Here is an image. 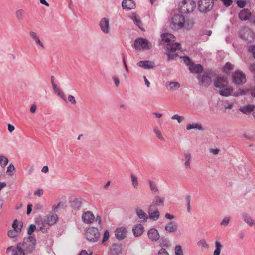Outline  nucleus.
<instances>
[{"label": "nucleus", "instance_id": "nucleus-1", "mask_svg": "<svg viewBox=\"0 0 255 255\" xmlns=\"http://www.w3.org/2000/svg\"><path fill=\"white\" fill-rule=\"evenodd\" d=\"M196 7V4L193 0H183L179 5L180 12L182 13L192 12Z\"/></svg>", "mask_w": 255, "mask_h": 255}, {"label": "nucleus", "instance_id": "nucleus-2", "mask_svg": "<svg viewBox=\"0 0 255 255\" xmlns=\"http://www.w3.org/2000/svg\"><path fill=\"white\" fill-rule=\"evenodd\" d=\"M85 235L88 241L91 242H96L100 237V233L98 228L90 227L85 231Z\"/></svg>", "mask_w": 255, "mask_h": 255}, {"label": "nucleus", "instance_id": "nucleus-3", "mask_svg": "<svg viewBox=\"0 0 255 255\" xmlns=\"http://www.w3.org/2000/svg\"><path fill=\"white\" fill-rule=\"evenodd\" d=\"M133 47L137 50H147L151 48L152 44L146 39L138 38L135 40Z\"/></svg>", "mask_w": 255, "mask_h": 255}, {"label": "nucleus", "instance_id": "nucleus-4", "mask_svg": "<svg viewBox=\"0 0 255 255\" xmlns=\"http://www.w3.org/2000/svg\"><path fill=\"white\" fill-rule=\"evenodd\" d=\"M185 17L182 14H176L172 18L171 27L172 29L177 30L184 28Z\"/></svg>", "mask_w": 255, "mask_h": 255}, {"label": "nucleus", "instance_id": "nucleus-5", "mask_svg": "<svg viewBox=\"0 0 255 255\" xmlns=\"http://www.w3.org/2000/svg\"><path fill=\"white\" fill-rule=\"evenodd\" d=\"M35 245L36 239L32 236H29L28 238L24 239L22 243H21L22 248L26 253L32 252L35 248Z\"/></svg>", "mask_w": 255, "mask_h": 255}, {"label": "nucleus", "instance_id": "nucleus-6", "mask_svg": "<svg viewBox=\"0 0 255 255\" xmlns=\"http://www.w3.org/2000/svg\"><path fill=\"white\" fill-rule=\"evenodd\" d=\"M166 47L168 51L167 55L168 59L173 60L178 56V54L175 52L180 49L181 45L179 43H168Z\"/></svg>", "mask_w": 255, "mask_h": 255}, {"label": "nucleus", "instance_id": "nucleus-7", "mask_svg": "<svg viewBox=\"0 0 255 255\" xmlns=\"http://www.w3.org/2000/svg\"><path fill=\"white\" fill-rule=\"evenodd\" d=\"M213 0H199L198 9L201 12L206 13L210 11L213 6Z\"/></svg>", "mask_w": 255, "mask_h": 255}, {"label": "nucleus", "instance_id": "nucleus-8", "mask_svg": "<svg viewBox=\"0 0 255 255\" xmlns=\"http://www.w3.org/2000/svg\"><path fill=\"white\" fill-rule=\"evenodd\" d=\"M233 80L237 85H242L246 82V78L244 73L240 70H237L233 75Z\"/></svg>", "mask_w": 255, "mask_h": 255}, {"label": "nucleus", "instance_id": "nucleus-9", "mask_svg": "<svg viewBox=\"0 0 255 255\" xmlns=\"http://www.w3.org/2000/svg\"><path fill=\"white\" fill-rule=\"evenodd\" d=\"M240 34L241 38L247 41L251 42L254 39V34L253 31L248 27L243 28Z\"/></svg>", "mask_w": 255, "mask_h": 255}, {"label": "nucleus", "instance_id": "nucleus-10", "mask_svg": "<svg viewBox=\"0 0 255 255\" xmlns=\"http://www.w3.org/2000/svg\"><path fill=\"white\" fill-rule=\"evenodd\" d=\"M127 229L123 226L117 228L115 231L116 238L118 240L125 239L127 237Z\"/></svg>", "mask_w": 255, "mask_h": 255}, {"label": "nucleus", "instance_id": "nucleus-11", "mask_svg": "<svg viewBox=\"0 0 255 255\" xmlns=\"http://www.w3.org/2000/svg\"><path fill=\"white\" fill-rule=\"evenodd\" d=\"M99 25L102 31L105 34H108L110 32L109 20L107 18H102L100 21Z\"/></svg>", "mask_w": 255, "mask_h": 255}, {"label": "nucleus", "instance_id": "nucleus-12", "mask_svg": "<svg viewBox=\"0 0 255 255\" xmlns=\"http://www.w3.org/2000/svg\"><path fill=\"white\" fill-rule=\"evenodd\" d=\"M83 221L86 224H90L93 222L95 219V216L91 211L84 212L82 216Z\"/></svg>", "mask_w": 255, "mask_h": 255}, {"label": "nucleus", "instance_id": "nucleus-13", "mask_svg": "<svg viewBox=\"0 0 255 255\" xmlns=\"http://www.w3.org/2000/svg\"><path fill=\"white\" fill-rule=\"evenodd\" d=\"M228 85L226 78L224 77H218L214 82V86L219 88H223Z\"/></svg>", "mask_w": 255, "mask_h": 255}, {"label": "nucleus", "instance_id": "nucleus-14", "mask_svg": "<svg viewBox=\"0 0 255 255\" xmlns=\"http://www.w3.org/2000/svg\"><path fill=\"white\" fill-rule=\"evenodd\" d=\"M137 65L145 69H153L154 67V62L149 60L140 61L137 63Z\"/></svg>", "mask_w": 255, "mask_h": 255}, {"label": "nucleus", "instance_id": "nucleus-15", "mask_svg": "<svg viewBox=\"0 0 255 255\" xmlns=\"http://www.w3.org/2000/svg\"><path fill=\"white\" fill-rule=\"evenodd\" d=\"M122 6L124 9H133L135 7V3L132 0H124L122 3Z\"/></svg>", "mask_w": 255, "mask_h": 255}, {"label": "nucleus", "instance_id": "nucleus-16", "mask_svg": "<svg viewBox=\"0 0 255 255\" xmlns=\"http://www.w3.org/2000/svg\"><path fill=\"white\" fill-rule=\"evenodd\" d=\"M147 234L149 238L152 241H156L158 240L160 238L158 231L155 228L150 229Z\"/></svg>", "mask_w": 255, "mask_h": 255}, {"label": "nucleus", "instance_id": "nucleus-17", "mask_svg": "<svg viewBox=\"0 0 255 255\" xmlns=\"http://www.w3.org/2000/svg\"><path fill=\"white\" fill-rule=\"evenodd\" d=\"M178 229V224L174 221H170L167 223L165 226V230L168 233H173L176 232Z\"/></svg>", "mask_w": 255, "mask_h": 255}, {"label": "nucleus", "instance_id": "nucleus-18", "mask_svg": "<svg viewBox=\"0 0 255 255\" xmlns=\"http://www.w3.org/2000/svg\"><path fill=\"white\" fill-rule=\"evenodd\" d=\"M167 90L174 91L180 87V84L178 82L167 81L165 85Z\"/></svg>", "mask_w": 255, "mask_h": 255}, {"label": "nucleus", "instance_id": "nucleus-19", "mask_svg": "<svg viewBox=\"0 0 255 255\" xmlns=\"http://www.w3.org/2000/svg\"><path fill=\"white\" fill-rule=\"evenodd\" d=\"M144 227L140 224L135 225L132 228L133 234L135 237L140 236L144 232Z\"/></svg>", "mask_w": 255, "mask_h": 255}, {"label": "nucleus", "instance_id": "nucleus-20", "mask_svg": "<svg viewBox=\"0 0 255 255\" xmlns=\"http://www.w3.org/2000/svg\"><path fill=\"white\" fill-rule=\"evenodd\" d=\"M36 223L38 226L39 227L40 230L43 233L46 232L47 225L46 219H42L41 218H38L36 221Z\"/></svg>", "mask_w": 255, "mask_h": 255}, {"label": "nucleus", "instance_id": "nucleus-21", "mask_svg": "<svg viewBox=\"0 0 255 255\" xmlns=\"http://www.w3.org/2000/svg\"><path fill=\"white\" fill-rule=\"evenodd\" d=\"M251 12L248 9L242 10L239 13V18L242 21H245L249 19L251 16Z\"/></svg>", "mask_w": 255, "mask_h": 255}, {"label": "nucleus", "instance_id": "nucleus-22", "mask_svg": "<svg viewBox=\"0 0 255 255\" xmlns=\"http://www.w3.org/2000/svg\"><path fill=\"white\" fill-rule=\"evenodd\" d=\"M242 216L244 222L249 226H254L255 228V221L248 213H243Z\"/></svg>", "mask_w": 255, "mask_h": 255}, {"label": "nucleus", "instance_id": "nucleus-23", "mask_svg": "<svg viewBox=\"0 0 255 255\" xmlns=\"http://www.w3.org/2000/svg\"><path fill=\"white\" fill-rule=\"evenodd\" d=\"M255 109V106L254 104H248L247 105L241 107L239 111L245 114H248L253 112Z\"/></svg>", "mask_w": 255, "mask_h": 255}, {"label": "nucleus", "instance_id": "nucleus-24", "mask_svg": "<svg viewBox=\"0 0 255 255\" xmlns=\"http://www.w3.org/2000/svg\"><path fill=\"white\" fill-rule=\"evenodd\" d=\"M162 41L168 43H171L175 41L174 36L170 33H165L162 34Z\"/></svg>", "mask_w": 255, "mask_h": 255}, {"label": "nucleus", "instance_id": "nucleus-25", "mask_svg": "<svg viewBox=\"0 0 255 255\" xmlns=\"http://www.w3.org/2000/svg\"><path fill=\"white\" fill-rule=\"evenodd\" d=\"M46 223L48 225H53L54 224L57 219L58 217L56 214H49L46 216Z\"/></svg>", "mask_w": 255, "mask_h": 255}, {"label": "nucleus", "instance_id": "nucleus-26", "mask_svg": "<svg viewBox=\"0 0 255 255\" xmlns=\"http://www.w3.org/2000/svg\"><path fill=\"white\" fill-rule=\"evenodd\" d=\"M186 129L187 130L197 129L200 131H202L203 130L202 125L199 123H192L188 124L186 126Z\"/></svg>", "mask_w": 255, "mask_h": 255}, {"label": "nucleus", "instance_id": "nucleus-27", "mask_svg": "<svg viewBox=\"0 0 255 255\" xmlns=\"http://www.w3.org/2000/svg\"><path fill=\"white\" fill-rule=\"evenodd\" d=\"M149 218L154 221L157 220L159 217V212L157 210H152V206L149 209L148 211Z\"/></svg>", "mask_w": 255, "mask_h": 255}, {"label": "nucleus", "instance_id": "nucleus-28", "mask_svg": "<svg viewBox=\"0 0 255 255\" xmlns=\"http://www.w3.org/2000/svg\"><path fill=\"white\" fill-rule=\"evenodd\" d=\"M203 67L200 64H192L189 67L191 72L193 73H199L203 71Z\"/></svg>", "mask_w": 255, "mask_h": 255}, {"label": "nucleus", "instance_id": "nucleus-29", "mask_svg": "<svg viewBox=\"0 0 255 255\" xmlns=\"http://www.w3.org/2000/svg\"><path fill=\"white\" fill-rule=\"evenodd\" d=\"M184 156L185 160L184 166L186 169H190L191 168V155L189 152H186L184 153Z\"/></svg>", "mask_w": 255, "mask_h": 255}, {"label": "nucleus", "instance_id": "nucleus-30", "mask_svg": "<svg viewBox=\"0 0 255 255\" xmlns=\"http://www.w3.org/2000/svg\"><path fill=\"white\" fill-rule=\"evenodd\" d=\"M200 82L204 86H208L209 85L211 82V78L207 75H202L199 78Z\"/></svg>", "mask_w": 255, "mask_h": 255}, {"label": "nucleus", "instance_id": "nucleus-31", "mask_svg": "<svg viewBox=\"0 0 255 255\" xmlns=\"http://www.w3.org/2000/svg\"><path fill=\"white\" fill-rule=\"evenodd\" d=\"M25 253L23 249L21 246V243H19L16 248L12 250V255H24Z\"/></svg>", "mask_w": 255, "mask_h": 255}, {"label": "nucleus", "instance_id": "nucleus-32", "mask_svg": "<svg viewBox=\"0 0 255 255\" xmlns=\"http://www.w3.org/2000/svg\"><path fill=\"white\" fill-rule=\"evenodd\" d=\"M219 93L222 96H228L231 94L233 89L231 87L228 86V85L223 88H220Z\"/></svg>", "mask_w": 255, "mask_h": 255}, {"label": "nucleus", "instance_id": "nucleus-33", "mask_svg": "<svg viewBox=\"0 0 255 255\" xmlns=\"http://www.w3.org/2000/svg\"><path fill=\"white\" fill-rule=\"evenodd\" d=\"M130 179L132 186L135 189H137L139 187V182L137 176L134 173H131Z\"/></svg>", "mask_w": 255, "mask_h": 255}, {"label": "nucleus", "instance_id": "nucleus-34", "mask_svg": "<svg viewBox=\"0 0 255 255\" xmlns=\"http://www.w3.org/2000/svg\"><path fill=\"white\" fill-rule=\"evenodd\" d=\"M122 251L121 246L118 244H114L111 248V252L112 254L118 255Z\"/></svg>", "mask_w": 255, "mask_h": 255}, {"label": "nucleus", "instance_id": "nucleus-35", "mask_svg": "<svg viewBox=\"0 0 255 255\" xmlns=\"http://www.w3.org/2000/svg\"><path fill=\"white\" fill-rule=\"evenodd\" d=\"M136 212L140 219H142L144 222L147 221V215L142 209L138 208L136 209Z\"/></svg>", "mask_w": 255, "mask_h": 255}, {"label": "nucleus", "instance_id": "nucleus-36", "mask_svg": "<svg viewBox=\"0 0 255 255\" xmlns=\"http://www.w3.org/2000/svg\"><path fill=\"white\" fill-rule=\"evenodd\" d=\"M25 14V12L24 10L20 9L15 11V16L18 21H22Z\"/></svg>", "mask_w": 255, "mask_h": 255}, {"label": "nucleus", "instance_id": "nucleus-37", "mask_svg": "<svg viewBox=\"0 0 255 255\" xmlns=\"http://www.w3.org/2000/svg\"><path fill=\"white\" fill-rule=\"evenodd\" d=\"M215 244V250L213 252V255H220L222 248V245L218 241H216Z\"/></svg>", "mask_w": 255, "mask_h": 255}, {"label": "nucleus", "instance_id": "nucleus-38", "mask_svg": "<svg viewBox=\"0 0 255 255\" xmlns=\"http://www.w3.org/2000/svg\"><path fill=\"white\" fill-rule=\"evenodd\" d=\"M8 159L4 156H0V165L2 167H5L8 163Z\"/></svg>", "mask_w": 255, "mask_h": 255}, {"label": "nucleus", "instance_id": "nucleus-39", "mask_svg": "<svg viewBox=\"0 0 255 255\" xmlns=\"http://www.w3.org/2000/svg\"><path fill=\"white\" fill-rule=\"evenodd\" d=\"M22 222H18L17 220H15L12 224V227L13 229L15 230H20V232H21V228L22 227Z\"/></svg>", "mask_w": 255, "mask_h": 255}, {"label": "nucleus", "instance_id": "nucleus-40", "mask_svg": "<svg viewBox=\"0 0 255 255\" xmlns=\"http://www.w3.org/2000/svg\"><path fill=\"white\" fill-rule=\"evenodd\" d=\"M197 245L201 247L202 249H207L209 248V245L205 239H202L197 242Z\"/></svg>", "mask_w": 255, "mask_h": 255}, {"label": "nucleus", "instance_id": "nucleus-41", "mask_svg": "<svg viewBox=\"0 0 255 255\" xmlns=\"http://www.w3.org/2000/svg\"><path fill=\"white\" fill-rule=\"evenodd\" d=\"M131 18L134 21V23L140 28H141V25H142L141 21L138 18L136 14H133Z\"/></svg>", "mask_w": 255, "mask_h": 255}, {"label": "nucleus", "instance_id": "nucleus-42", "mask_svg": "<svg viewBox=\"0 0 255 255\" xmlns=\"http://www.w3.org/2000/svg\"><path fill=\"white\" fill-rule=\"evenodd\" d=\"M171 119L172 120H177V122L179 124L183 122L185 120L184 117L183 116H180L178 114H175V115H173L171 117Z\"/></svg>", "mask_w": 255, "mask_h": 255}, {"label": "nucleus", "instance_id": "nucleus-43", "mask_svg": "<svg viewBox=\"0 0 255 255\" xmlns=\"http://www.w3.org/2000/svg\"><path fill=\"white\" fill-rule=\"evenodd\" d=\"M153 132L155 134L156 137L161 141H165V139L162 136L160 131L157 128H155L153 129Z\"/></svg>", "mask_w": 255, "mask_h": 255}, {"label": "nucleus", "instance_id": "nucleus-44", "mask_svg": "<svg viewBox=\"0 0 255 255\" xmlns=\"http://www.w3.org/2000/svg\"><path fill=\"white\" fill-rule=\"evenodd\" d=\"M149 184L150 186V190L152 191H157L159 189L157 187V184L155 182L152 180H149Z\"/></svg>", "mask_w": 255, "mask_h": 255}, {"label": "nucleus", "instance_id": "nucleus-45", "mask_svg": "<svg viewBox=\"0 0 255 255\" xmlns=\"http://www.w3.org/2000/svg\"><path fill=\"white\" fill-rule=\"evenodd\" d=\"M20 233V230H10L8 232V235L9 237L14 238L16 237Z\"/></svg>", "mask_w": 255, "mask_h": 255}, {"label": "nucleus", "instance_id": "nucleus-46", "mask_svg": "<svg viewBox=\"0 0 255 255\" xmlns=\"http://www.w3.org/2000/svg\"><path fill=\"white\" fill-rule=\"evenodd\" d=\"M194 25V21L192 20H189L187 21L185 20V24L184 28L186 29H190Z\"/></svg>", "mask_w": 255, "mask_h": 255}, {"label": "nucleus", "instance_id": "nucleus-47", "mask_svg": "<svg viewBox=\"0 0 255 255\" xmlns=\"http://www.w3.org/2000/svg\"><path fill=\"white\" fill-rule=\"evenodd\" d=\"M175 255H183V252L182 247L180 245H177L175 246Z\"/></svg>", "mask_w": 255, "mask_h": 255}, {"label": "nucleus", "instance_id": "nucleus-48", "mask_svg": "<svg viewBox=\"0 0 255 255\" xmlns=\"http://www.w3.org/2000/svg\"><path fill=\"white\" fill-rule=\"evenodd\" d=\"M15 171V167L12 164H10L7 168L6 173L8 175H12Z\"/></svg>", "mask_w": 255, "mask_h": 255}, {"label": "nucleus", "instance_id": "nucleus-49", "mask_svg": "<svg viewBox=\"0 0 255 255\" xmlns=\"http://www.w3.org/2000/svg\"><path fill=\"white\" fill-rule=\"evenodd\" d=\"M54 92L57 94L58 96H59L65 102H67L66 99V96L64 93L62 92L59 88H58L57 90L54 91Z\"/></svg>", "mask_w": 255, "mask_h": 255}, {"label": "nucleus", "instance_id": "nucleus-50", "mask_svg": "<svg viewBox=\"0 0 255 255\" xmlns=\"http://www.w3.org/2000/svg\"><path fill=\"white\" fill-rule=\"evenodd\" d=\"M233 69V66L229 62L226 63L223 68V70L226 73H229Z\"/></svg>", "mask_w": 255, "mask_h": 255}, {"label": "nucleus", "instance_id": "nucleus-51", "mask_svg": "<svg viewBox=\"0 0 255 255\" xmlns=\"http://www.w3.org/2000/svg\"><path fill=\"white\" fill-rule=\"evenodd\" d=\"M245 91L243 89H239L238 90L233 93V96L235 97H238L241 95H245Z\"/></svg>", "mask_w": 255, "mask_h": 255}, {"label": "nucleus", "instance_id": "nucleus-52", "mask_svg": "<svg viewBox=\"0 0 255 255\" xmlns=\"http://www.w3.org/2000/svg\"><path fill=\"white\" fill-rule=\"evenodd\" d=\"M82 202L78 199H75L72 202V206L75 207L79 208L81 206Z\"/></svg>", "mask_w": 255, "mask_h": 255}, {"label": "nucleus", "instance_id": "nucleus-53", "mask_svg": "<svg viewBox=\"0 0 255 255\" xmlns=\"http://www.w3.org/2000/svg\"><path fill=\"white\" fill-rule=\"evenodd\" d=\"M230 220V217H226L221 221L220 225L222 226H227L229 223Z\"/></svg>", "mask_w": 255, "mask_h": 255}, {"label": "nucleus", "instance_id": "nucleus-54", "mask_svg": "<svg viewBox=\"0 0 255 255\" xmlns=\"http://www.w3.org/2000/svg\"><path fill=\"white\" fill-rule=\"evenodd\" d=\"M66 101L67 102V103L70 102V103L73 105L76 103L75 97L71 95L68 96V99H66Z\"/></svg>", "mask_w": 255, "mask_h": 255}, {"label": "nucleus", "instance_id": "nucleus-55", "mask_svg": "<svg viewBox=\"0 0 255 255\" xmlns=\"http://www.w3.org/2000/svg\"><path fill=\"white\" fill-rule=\"evenodd\" d=\"M248 51L249 52L251 53V54L253 55V57L255 59V45L250 46L248 47Z\"/></svg>", "mask_w": 255, "mask_h": 255}, {"label": "nucleus", "instance_id": "nucleus-56", "mask_svg": "<svg viewBox=\"0 0 255 255\" xmlns=\"http://www.w3.org/2000/svg\"><path fill=\"white\" fill-rule=\"evenodd\" d=\"M36 226L34 224H31L28 229L27 233L28 235H31L32 233L35 230Z\"/></svg>", "mask_w": 255, "mask_h": 255}, {"label": "nucleus", "instance_id": "nucleus-57", "mask_svg": "<svg viewBox=\"0 0 255 255\" xmlns=\"http://www.w3.org/2000/svg\"><path fill=\"white\" fill-rule=\"evenodd\" d=\"M29 35L30 37L34 41L39 38L36 33L32 31H30L29 32Z\"/></svg>", "mask_w": 255, "mask_h": 255}, {"label": "nucleus", "instance_id": "nucleus-58", "mask_svg": "<svg viewBox=\"0 0 255 255\" xmlns=\"http://www.w3.org/2000/svg\"><path fill=\"white\" fill-rule=\"evenodd\" d=\"M246 4V2L244 0H238L237 1V4L238 7L240 8H243L245 6V5Z\"/></svg>", "mask_w": 255, "mask_h": 255}, {"label": "nucleus", "instance_id": "nucleus-59", "mask_svg": "<svg viewBox=\"0 0 255 255\" xmlns=\"http://www.w3.org/2000/svg\"><path fill=\"white\" fill-rule=\"evenodd\" d=\"M158 255H169V254L166 249L162 248L158 251Z\"/></svg>", "mask_w": 255, "mask_h": 255}, {"label": "nucleus", "instance_id": "nucleus-60", "mask_svg": "<svg viewBox=\"0 0 255 255\" xmlns=\"http://www.w3.org/2000/svg\"><path fill=\"white\" fill-rule=\"evenodd\" d=\"M163 202L164 199L163 198H158V199L154 202V204L155 205H159L162 204Z\"/></svg>", "mask_w": 255, "mask_h": 255}, {"label": "nucleus", "instance_id": "nucleus-61", "mask_svg": "<svg viewBox=\"0 0 255 255\" xmlns=\"http://www.w3.org/2000/svg\"><path fill=\"white\" fill-rule=\"evenodd\" d=\"M109 238V232L108 230H106L104 234V237L102 242L106 241Z\"/></svg>", "mask_w": 255, "mask_h": 255}, {"label": "nucleus", "instance_id": "nucleus-62", "mask_svg": "<svg viewBox=\"0 0 255 255\" xmlns=\"http://www.w3.org/2000/svg\"><path fill=\"white\" fill-rule=\"evenodd\" d=\"M221 1L223 3V4L226 6H229L232 3V0H221Z\"/></svg>", "mask_w": 255, "mask_h": 255}, {"label": "nucleus", "instance_id": "nucleus-63", "mask_svg": "<svg viewBox=\"0 0 255 255\" xmlns=\"http://www.w3.org/2000/svg\"><path fill=\"white\" fill-rule=\"evenodd\" d=\"M219 152H220V150L218 148H216V149L210 148L209 149V152L213 153L214 155H217V154H218Z\"/></svg>", "mask_w": 255, "mask_h": 255}, {"label": "nucleus", "instance_id": "nucleus-64", "mask_svg": "<svg viewBox=\"0 0 255 255\" xmlns=\"http://www.w3.org/2000/svg\"><path fill=\"white\" fill-rule=\"evenodd\" d=\"M92 252L88 254L86 250H83L81 251L79 255H92Z\"/></svg>", "mask_w": 255, "mask_h": 255}]
</instances>
